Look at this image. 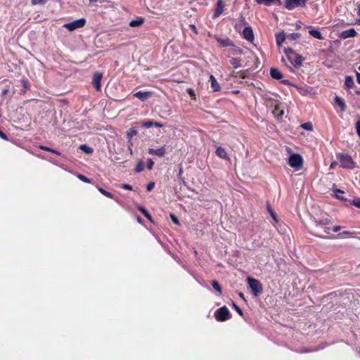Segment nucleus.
<instances>
[{"label":"nucleus","mask_w":360,"mask_h":360,"mask_svg":"<svg viewBox=\"0 0 360 360\" xmlns=\"http://www.w3.org/2000/svg\"><path fill=\"white\" fill-rule=\"evenodd\" d=\"M317 231L321 233V231L326 234L330 233V229L326 226L330 224V219L328 217H323L321 219H316L314 220Z\"/></svg>","instance_id":"f257e3e1"},{"label":"nucleus","mask_w":360,"mask_h":360,"mask_svg":"<svg viewBox=\"0 0 360 360\" xmlns=\"http://www.w3.org/2000/svg\"><path fill=\"white\" fill-rule=\"evenodd\" d=\"M284 52L288 59V60L295 66H300L302 65L303 61V58L297 55L294 53L292 49L288 48L284 50Z\"/></svg>","instance_id":"f03ea898"},{"label":"nucleus","mask_w":360,"mask_h":360,"mask_svg":"<svg viewBox=\"0 0 360 360\" xmlns=\"http://www.w3.org/2000/svg\"><path fill=\"white\" fill-rule=\"evenodd\" d=\"M248 283L255 296L257 297L262 293V285L258 280L248 277Z\"/></svg>","instance_id":"7ed1b4c3"},{"label":"nucleus","mask_w":360,"mask_h":360,"mask_svg":"<svg viewBox=\"0 0 360 360\" xmlns=\"http://www.w3.org/2000/svg\"><path fill=\"white\" fill-rule=\"evenodd\" d=\"M338 158L340 160V165L343 168L350 169L354 168L355 164L350 155L346 154H339Z\"/></svg>","instance_id":"20e7f679"},{"label":"nucleus","mask_w":360,"mask_h":360,"mask_svg":"<svg viewBox=\"0 0 360 360\" xmlns=\"http://www.w3.org/2000/svg\"><path fill=\"white\" fill-rule=\"evenodd\" d=\"M307 0H285L284 6L286 9L292 11L297 7H304Z\"/></svg>","instance_id":"39448f33"},{"label":"nucleus","mask_w":360,"mask_h":360,"mask_svg":"<svg viewBox=\"0 0 360 360\" xmlns=\"http://www.w3.org/2000/svg\"><path fill=\"white\" fill-rule=\"evenodd\" d=\"M302 158L298 154H293L289 157L288 164L296 170H299L302 166Z\"/></svg>","instance_id":"423d86ee"},{"label":"nucleus","mask_w":360,"mask_h":360,"mask_svg":"<svg viewBox=\"0 0 360 360\" xmlns=\"http://www.w3.org/2000/svg\"><path fill=\"white\" fill-rule=\"evenodd\" d=\"M86 23L84 18H80L78 20H73L70 22L65 23L64 27L68 29L69 31H74L76 29L83 27Z\"/></svg>","instance_id":"0eeeda50"},{"label":"nucleus","mask_w":360,"mask_h":360,"mask_svg":"<svg viewBox=\"0 0 360 360\" xmlns=\"http://www.w3.org/2000/svg\"><path fill=\"white\" fill-rule=\"evenodd\" d=\"M229 310L226 307H222L217 310L215 316L219 321H225L229 319Z\"/></svg>","instance_id":"6e6552de"},{"label":"nucleus","mask_w":360,"mask_h":360,"mask_svg":"<svg viewBox=\"0 0 360 360\" xmlns=\"http://www.w3.org/2000/svg\"><path fill=\"white\" fill-rule=\"evenodd\" d=\"M243 37L250 42L254 41V34L250 27H245L242 32Z\"/></svg>","instance_id":"1a4fd4ad"},{"label":"nucleus","mask_w":360,"mask_h":360,"mask_svg":"<svg viewBox=\"0 0 360 360\" xmlns=\"http://www.w3.org/2000/svg\"><path fill=\"white\" fill-rule=\"evenodd\" d=\"M225 5L223 0H217L213 18H218L224 11Z\"/></svg>","instance_id":"9d476101"},{"label":"nucleus","mask_w":360,"mask_h":360,"mask_svg":"<svg viewBox=\"0 0 360 360\" xmlns=\"http://www.w3.org/2000/svg\"><path fill=\"white\" fill-rule=\"evenodd\" d=\"M153 93L151 91H137L135 94H134V96L139 98L141 101H146L148 98L152 96Z\"/></svg>","instance_id":"9b49d317"},{"label":"nucleus","mask_w":360,"mask_h":360,"mask_svg":"<svg viewBox=\"0 0 360 360\" xmlns=\"http://www.w3.org/2000/svg\"><path fill=\"white\" fill-rule=\"evenodd\" d=\"M356 35V32L354 28H351L347 30H344L341 32L340 37L342 39H347L354 37Z\"/></svg>","instance_id":"f8f14e48"},{"label":"nucleus","mask_w":360,"mask_h":360,"mask_svg":"<svg viewBox=\"0 0 360 360\" xmlns=\"http://www.w3.org/2000/svg\"><path fill=\"white\" fill-rule=\"evenodd\" d=\"M102 77V74L99 72L95 73L93 77V84L94 85L97 91H99L101 89V81Z\"/></svg>","instance_id":"ddd939ff"},{"label":"nucleus","mask_w":360,"mask_h":360,"mask_svg":"<svg viewBox=\"0 0 360 360\" xmlns=\"http://www.w3.org/2000/svg\"><path fill=\"white\" fill-rule=\"evenodd\" d=\"M148 153L150 155H155L159 157H163L166 153V150L165 147H161L158 149L149 148Z\"/></svg>","instance_id":"4468645a"},{"label":"nucleus","mask_w":360,"mask_h":360,"mask_svg":"<svg viewBox=\"0 0 360 360\" xmlns=\"http://www.w3.org/2000/svg\"><path fill=\"white\" fill-rule=\"evenodd\" d=\"M210 82L211 83V86L214 91H218L220 90V85L217 82L216 78L214 77V75H211L210 76Z\"/></svg>","instance_id":"2eb2a0df"},{"label":"nucleus","mask_w":360,"mask_h":360,"mask_svg":"<svg viewBox=\"0 0 360 360\" xmlns=\"http://www.w3.org/2000/svg\"><path fill=\"white\" fill-rule=\"evenodd\" d=\"M335 102L340 108L342 112H345L346 110V104L342 98L336 96L335 98Z\"/></svg>","instance_id":"dca6fc26"},{"label":"nucleus","mask_w":360,"mask_h":360,"mask_svg":"<svg viewBox=\"0 0 360 360\" xmlns=\"http://www.w3.org/2000/svg\"><path fill=\"white\" fill-rule=\"evenodd\" d=\"M270 75L273 78L276 79H281L283 77V74L281 73V72L278 69L275 68H271Z\"/></svg>","instance_id":"f3484780"},{"label":"nucleus","mask_w":360,"mask_h":360,"mask_svg":"<svg viewBox=\"0 0 360 360\" xmlns=\"http://www.w3.org/2000/svg\"><path fill=\"white\" fill-rule=\"evenodd\" d=\"M287 39V36H285L283 32H279L276 34V44L278 46H281L282 44Z\"/></svg>","instance_id":"a211bd4d"},{"label":"nucleus","mask_w":360,"mask_h":360,"mask_svg":"<svg viewBox=\"0 0 360 360\" xmlns=\"http://www.w3.org/2000/svg\"><path fill=\"white\" fill-rule=\"evenodd\" d=\"M145 21V19L142 17H139L135 20H132L129 22V25L131 27H139Z\"/></svg>","instance_id":"6ab92c4d"},{"label":"nucleus","mask_w":360,"mask_h":360,"mask_svg":"<svg viewBox=\"0 0 360 360\" xmlns=\"http://www.w3.org/2000/svg\"><path fill=\"white\" fill-rule=\"evenodd\" d=\"M309 28L310 29L309 33L313 37L318 39H321L323 38L321 33L318 30L313 29L311 27H309Z\"/></svg>","instance_id":"aec40b11"},{"label":"nucleus","mask_w":360,"mask_h":360,"mask_svg":"<svg viewBox=\"0 0 360 360\" xmlns=\"http://www.w3.org/2000/svg\"><path fill=\"white\" fill-rule=\"evenodd\" d=\"M216 39L217 40V41L220 44V45L223 47H225V46H232V41L228 39V38H226V39H220L219 37H216Z\"/></svg>","instance_id":"412c9836"},{"label":"nucleus","mask_w":360,"mask_h":360,"mask_svg":"<svg viewBox=\"0 0 360 360\" xmlns=\"http://www.w3.org/2000/svg\"><path fill=\"white\" fill-rule=\"evenodd\" d=\"M256 2L258 4H263L266 6H269L275 2H277L278 4H281L280 0H256Z\"/></svg>","instance_id":"4be33fe9"},{"label":"nucleus","mask_w":360,"mask_h":360,"mask_svg":"<svg viewBox=\"0 0 360 360\" xmlns=\"http://www.w3.org/2000/svg\"><path fill=\"white\" fill-rule=\"evenodd\" d=\"M216 153L221 158H223V159H228L229 158L226 150L223 148H221V147H218L217 148Z\"/></svg>","instance_id":"5701e85b"},{"label":"nucleus","mask_w":360,"mask_h":360,"mask_svg":"<svg viewBox=\"0 0 360 360\" xmlns=\"http://www.w3.org/2000/svg\"><path fill=\"white\" fill-rule=\"evenodd\" d=\"M231 65L236 69L242 67L241 60L237 59L236 58H231L229 60Z\"/></svg>","instance_id":"b1692460"},{"label":"nucleus","mask_w":360,"mask_h":360,"mask_svg":"<svg viewBox=\"0 0 360 360\" xmlns=\"http://www.w3.org/2000/svg\"><path fill=\"white\" fill-rule=\"evenodd\" d=\"M345 85L348 88H352L354 86V82L351 76H347L345 77Z\"/></svg>","instance_id":"393cba45"},{"label":"nucleus","mask_w":360,"mask_h":360,"mask_svg":"<svg viewBox=\"0 0 360 360\" xmlns=\"http://www.w3.org/2000/svg\"><path fill=\"white\" fill-rule=\"evenodd\" d=\"M333 192L335 193V197L338 199H340L341 200H346L345 198H344L343 197V194H344V191L340 190V189H338V188H335L333 190Z\"/></svg>","instance_id":"a878e982"},{"label":"nucleus","mask_w":360,"mask_h":360,"mask_svg":"<svg viewBox=\"0 0 360 360\" xmlns=\"http://www.w3.org/2000/svg\"><path fill=\"white\" fill-rule=\"evenodd\" d=\"M137 134V131L136 130H135L134 129H130L127 132V138L129 139V143H130V145H132L131 142V138L136 135Z\"/></svg>","instance_id":"bb28decb"},{"label":"nucleus","mask_w":360,"mask_h":360,"mask_svg":"<svg viewBox=\"0 0 360 360\" xmlns=\"http://www.w3.org/2000/svg\"><path fill=\"white\" fill-rule=\"evenodd\" d=\"M139 210L150 221H152V217L148 212L143 207H139Z\"/></svg>","instance_id":"cd10ccee"},{"label":"nucleus","mask_w":360,"mask_h":360,"mask_svg":"<svg viewBox=\"0 0 360 360\" xmlns=\"http://www.w3.org/2000/svg\"><path fill=\"white\" fill-rule=\"evenodd\" d=\"M233 48L230 50V53L232 55H240L242 54L243 51L240 48L236 47L233 45Z\"/></svg>","instance_id":"c85d7f7f"},{"label":"nucleus","mask_w":360,"mask_h":360,"mask_svg":"<svg viewBox=\"0 0 360 360\" xmlns=\"http://www.w3.org/2000/svg\"><path fill=\"white\" fill-rule=\"evenodd\" d=\"M300 37V34L299 33H291L287 36V39L290 41H295Z\"/></svg>","instance_id":"c756f323"},{"label":"nucleus","mask_w":360,"mask_h":360,"mask_svg":"<svg viewBox=\"0 0 360 360\" xmlns=\"http://www.w3.org/2000/svg\"><path fill=\"white\" fill-rule=\"evenodd\" d=\"M80 149L88 154H90L93 152V149L86 145H81Z\"/></svg>","instance_id":"7c9ffc66"},{"label":"nucleus","mask_w":360,"mask_h":360,"mask_svg":"<svg viewBox=\"0 0 360 360\" xmlns=\"http://www.w3.org/2000/svg\"><path fill=\"white\" fill-rule=\"evenodd\" d=\"M340 238H345V237H353L354 233L349 231H342L338 235Z\"/></svg>","instance_id":"2f4dec72"},{"label":"nucleus","mask_w":360,"mask_h":360,"mask_svg":"<svg viewBox=\"0 0 360 360\" xmlns=\"http://www.w3.org/2000/svg\"><path fill=\"white\" fill-rule=\"evenodd\" d=\"M98 191H100L103 195H104L105 196H106L107 198H113V195H112L111 193H110V192H108V191H107L104 190V189H103V188H98Z\"/></svg>","instance_id":"473e14b6"},{"label":"nucleus","mask_w":360,"mask_h":360,"mask_svg":"<svg viewBox=\"0 0 360 360\" xmlns=\"http://www.w3.org/2000/svg\"><path fill=\"white\" fill-rule=\"evenodd\" d=\"M40 148L42 149V150H44L56 154L58 155H60V153L58 151H57L56 150H53L52 148H48L46 146H41Z\"/></svg>","instance_id":"72a5a7b5"},{"label":"nucleus","mask_w":360,"mask_h":360,"mask_svg":"<svg viewBox=\"0 0 360 360\" xmlns=\"http://www.w3.org/2000/svg\"><path fill=\"white\" fill-rule=\"evenodd\" d=\"M301 127L308 131H311L313 129V126L311 122H305L301 125Z\"/></svg>","instance_id":"f704fd0d"},{"label":"nucleus","mask_w":360,"mask_h":360,"mask_svg":"<svg viewBox=\"0 0 360 360\" xmlns=\"http://www.w3.org/2000/svg\"><path fill=\"white\" fill-rule=\"evenodd\" d=\"M212 285L214 290H216L219 292H221V288L219 284L218 283V282H217L216 281H213L212 282Z\"/></svg>","instance_id":"c9c22d12"},{"label":"nucleus","mask_w":360,"mask_h":360,"mask_svg":"<svg viewBox=\"0 0 360 360\" xmlns=\"http://www.w3.org/2000/svg\"><path fill=\"white\" fill-rule=\"evenodd\" d=\"M78 178L85 183H90V179L82 174L78 175Z\"/></svg>","instance_id":"e433bc0d"},{"label":"nucleus","mask_w":360,"mask_h":360,"mask_svg":"<svg viewBox=\"0 0 360 360\" xmlns=\"http://www.w3.org/2000/svg\"><path fill=\"white\" fill-rule=\"evenodd\" d=\"M233 307H234V309L236 310V311L240 315V316H243V311L242 309L238 306L236 305L234 302H233Z\"/></svg>","instance_id":"4c0bfd02"},{"label":"nucleus","mask_w":360,"mask_h":360,"mask_svg":"<svg viewBox=\"0 0 360 360\" xmlns=\"http://www.w3.org/2000/svg\"><path fill=\"white\" fill-rule=\"evenodd\" d=\"M153 126V121H148L143 123V127L146 128H150Z\"/></svg>","instance_id":"58836bf2"},{"label":"nucleus","mask_w":360,"mask_h":360,"mask_svg":"<svg viewBox=\"0 0 360 360\" xmlns=\"http://www.w3.org/2000/svg\"><path fill=\"white\" fill-rule=\"evenodd\" d=\"M356 130L358 136L360 138V120H358L356 123Z\"/></svg>","instance_id":"ea45409f"},{"label":"nucleus","mask_w":360,"mask_h":360,"mask_svg":"<svg viewBox=\"0 0 360 360\" xmlns=\"http://www.w3.org/2000/svg\"><path fill=\"white\" fill-rule=\"evenodd\" d=\"M170 217H171L172 221L174 224H179V221L178 218L175 215L172 214H170Z\"/></svg>","instance_id":"a19ab883"},{"label":"nucleus","mask_w":360,"mask_h":360,"mask_svg":"<svg viewBox=\"0 0 360 360\" xmlns=\"http://www.w3.org/2000/svg\"><path fill=\"white\" fill-rule=\"evenodd\" d=\"M143 169V164L141 162H140L136 167V172H141L142 170Z\"/></svg>","instance_id":"79ce46f5"},{"label":"nucleus","mask_w":360,"mask_h":360,"mask_svg":"<svg viewBox=\"0 0 360 360\" xmlns=\"http://www.w3.org/2000/svg\"><path fill=\"white\" fill-rule=\"evenodd\" d=\"M45 1H46V0H32V4L33 5L41 4L45 3Z\"/></svg>","instance_id":"37998d69"},{"label":"nucleus","mask_w":360,"mask_h":360,"mask_svg":"<svg viewBox=\"0 0 360 360\" xmlns=\"http://www.w3.org/2000/svg\"><path fill=\"white\" fill-rule=\"evenodd\" d=\"M352 204L356 207H360V199H354Z\"/></svg>","instance_id":"c03bdc74"},{"label":"nucleus","mask_w":360,"mask_h":360,"mask_svg":"<svg viewBox=\"0 0 360 360\" xmlns=\"http://www.w3.org/2000/svg\"><path fill=\"white\" fill-rule=\"evenodd\" d=\"M154 162L152 160H149L147 163V167L148 169H151L153 167Z\"/></svg>","instance_id":"a18cd8bd"},{"label":"nucleus","mask_w":360,"mask_h":360,"mask_svg":"<svg viewBox=\"0 0 360 360\" xmlns=\"http://www.w3.org/2000/svg\"><path fill=\"white\" fill-rule=\"evenodd\" d=\"M122 188H124L126 190H129V191L132 190L131 186L129 185V184H122Z\"/></svg>","instance_id":"49530a36"},{"label":"nucleus","mask_w":360,"mask_h":360,"mask_svg":"<svg viewBox=\"0 0 360 360\" xmlns=\"http://www.w3.org/2000/svg\"><path fill=\"white\" fill-rule=\"evenodd\" d=\"M268 210H269V212L271 216L272 217V218L275 221H277V219H276V214L271 210V209L270 207H268Z\"/></svg>","instance_id":"de8ad7c7"},{"label":"nucleus","mask_w":360,"mask_h":360,"mask_svg":"<svg viewBox=\"0 0 360 360\" xmlns=\"http://www.w3.org/2000/svg\"><path fill=\"white\" fill-rule=\"evenodd\" d=\"M154 187V183H149L147 186V190L151 191Z\"/></svg>","instance_id":"09e8293b"},{"label":"nucleus","mask_w":360,"mask_h":360,"mask_svg":"<svg viewBox=\"0 0 360 360\" xmlns=\"http://www.w3.org/2000/svg\"><path fill=\"white\" fill-rule=\"evenodd\" d=\"M341 229H342V227L340 226H335L333 227V231L338 232V231H340Z\"/></svg>","instance_id":"8fccbe9b"},{"label":"nucleus","mask_w":360,"mask_h":360,"mask_svg":"<svg viewBox=\"0 0 360 360\" xmlns=\"http://www.w3.org/2000/svg\"><path fill=\"white\" fill-rule=\"evenodd\" d=\"M0 136L1 138H2L3 139H5V140H7V136L6 135L1 131H0Z\"/></svg>","instance_id":"3c124183"},{"label":"nucleus","mask_w":360,"mask_h":360,"mask_svg":"<svg viewBox=\"0 0 360 360\" xmlns=\"http://www.w3.org/2000/svg\"><path fill=\"white\" fill-rule=\"evenodd\" d=\"M153 126H155L157 127H162V124L157 122H153Z\"/></svg>","instance_id":"603ef678"},{"label":"nucleus","mask_w":360,"mask_h":360,"mask_svg":"<svg viewBox=\"0 0 360 360\" xmlns=\"http://www.w3.org/2000/svg\"><path fill=\"white\" fill-rule=\"evenodd\" d=\"M283 110H279V112H278L276 117L278 118H280V117H281L283 116Z\"/></svg>","instance_id":"864d4df0"},{"label":"nucleus","mask_w":360,"mask_h":360,"mask_svg":"<svg viewBox=\"0 0 360 360\" xmlns=\"http://www.w3.org/2000/svg\"><path fill=\"white\" fill-rule=\"evenodd\" d=\"M278 112H279V110H278V108H275V109L274 110L273 113H274V116H275V117H276V116H277V114H278Z\"/></svg>","instance_id":"5fc2aeb1"},{"label":"nucleus","mask_w":360,"mask_h":360,"mask_svg":"<svg viewBox=\"0 0 360 360\" xmlns=\"http://www.w3.org/2000/svg\"><path fill=\"white\" fill-rule=\"evenodd\" d=\"M187 91H188V93L191 96L194 95V91H193V89H188Z\"/></svg>","instance_id":"6e6d98bb"},{"label":"nucleus","mask_w":360,"mask_h":360,"mask_svg":"<svg viewBox=\"0 0 360 360\" xmlns=\"http://www.w3.org/2000/svg\"><path fill=\"white\" fill-rule=\"evenodd\" d=\"M356 80L359 84H360V73H356Z\"/></svg>","instance_id":"4d7b16f0"},{"label":"nucleus","mask_w":360,"mask_h":360,"mask_svg":"<svg viewBox=\"0 0 360 360\" xmlns=\"http://www.w3.org/2000/svg\"><path fill=\"white\" fill-rule=\"evenodd\" d=\"M337 163L335 162H333L330 164V168L333 169L336 166Z\"/></svg>","instance_id":"13d9d810"},{"label":"nucleus","mask_w":360,"mask_h":360,"mask_svg":"<svg viewBox=\"0 0 360 360\" xmlns=\"http://www.w3.org/2000/svg\"><path fill=\"white\" fill-rule=\"evenodd\" d=\"M239 296H240L241 298L245 299L244 295H243L242 292H240V293H239Z\"/></svg>","instance_id":"bf43d9fd"},{"label":"nucleus","mask_w":360,"mask_h":360,"mask_svg":"<svg viewBox=\"0 0 360 360\" xmlns=\"http://www.w3.org/2000/svg\"><path fill=\"white\" fill-rule=\"evenodd\" d=\"M357 14H358L359 15H360V4H359V6H358V12H357Z\"/></svg>","instance_id":"052dcab7"},{"label":"nucleus","mask_w":360,"mask_h":360,"mask_svg":"<svg viewBox=\"0 0 360 360\" xmlns=\"http://www.w3.org/2000/svg\"><path fill=\"white\" fill-rule=\"evenodd\" d=\"M283 82L284 84H289V81L288 80H283Z\"/></svg>","instance_id":"680f3d73"},{"label":"nucleus","mask_w":360,"mask_h":360,"mask_svg":"<svg viewBox=\"0 0 360 360\" xmlns=\"http://www.w3.org/2000/svg\"><path fill=\"white\" fill-rule=\"evenodd\" d=\"M182 172H183V170H182V169H181L179 172V175H181L182 174Z\"/></svg>","instance_id":"e2e57ef3"},{"label":"nucleus","mask_w":360,"mask_h":360,"mask_svg":"<svg viewBox=\"0 0 360 360\" xmlns=\"http://www.w3.org/2000/svg\"><path fill=\"white\" fill-rule=\"evenodd\" d=\"M129 150L130 153L132 154V149L129 147Z\"/></svg>","instance_id":"0e129e2a"},{"label":"nucleus","mask_w":360,"mask_h":360,"mask_svg":"<svg viewBox=\"0 0 360 360\" xmlns=\"http://www.w3.org/2000/svg\"><path fill=\"white\" fill-rule=\"evenodd\" d=\"M98 0H89L90 2H96Z\"/></svg>","instance_id":"69168bd1"},{"label":"nucleus","mask_w":360,"mask_h":360,"mask_svg":"<svg viewBox=\"0 0 360 360\" xmlns=\"http://www.w3.org/2000/svg\"><path fill=\"white\" fill-rule=\"evenodd\" d=\"M24 86L26 87V82L23 81Z\"/></svg>","instance_id":"338daca9"},{"label":"nucleus","mask_w":360,"mask_h":360,"mask_svg":"<svg viewBox=\"0 0 360 360\" xmlns=\"http://www.w3.org/2000/svg\"><path fill=\"white\" fill-rule=\"evenodd\" d=\"M319 236L321 237V238H324V236H322L321 234H320Z\"/></svg>","instance_id":"774afa93"}]
</instances>
